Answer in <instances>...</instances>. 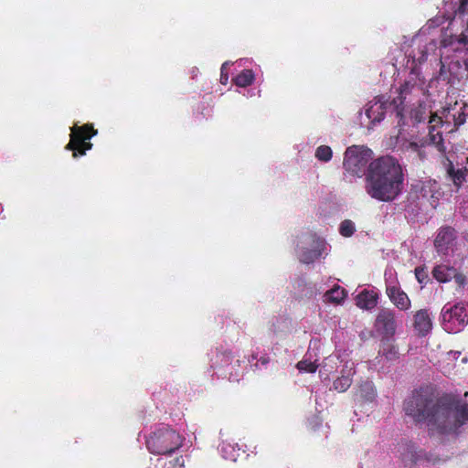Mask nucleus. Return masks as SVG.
I'll return each instance as SVG.
<instances>
[{"label": "nucleus", "mask_w": 468, "mask_h": 468, "mask_svg": "<svg viewBox=\"0 0 468 468\" xmlns=\"http://www.w3.org/2000/svg\"><path fill=\"white\" fill-rule=\"evenodd\" d=\"M356 374L353 363L346 364L340 372V376L334 381L333 388L337 392L346 391L353 383V377Z\"/></svg>", "instance_id": "14"}, {"label": "nucleus", "mask_w": 468, "mask_h": 468, "mask_svg": "<svg viewBox=\"0 0 468 468\" xmlns=\"http://www.w3.org/2000/svg\"><path fill=\"white\" fill-rule=\"evenodd\" d=\"M443 165L445 168L447 180L451 181L453 184V186L457 188V190L460 189L463 184L467 181L468 168L466 166L455 168L453 163L446 156L444 157L443 160Z\"/></svg>", "instance_id": "11"}, {"label": "nucleus", "mask_w": 468, "mask_h": 468, "mask_svg": "<svg viewBox=\"0 0 468 468\" xmlns=\"http://www.w3.org/2000/svg\"><path fill=\"white\" fill-rule=\"evenodd\" d=\"M441 68L438 75V79L441 81L446 82L447 84H454L456 80H460L463 77V72L459 70L460 61L459 60H452L448 66L440 60Z\"/></svg>", "instance_id": "13"}, {"label": "nucleus", "mask_w": 468, "mask_h": 468, "mask_svg": "<svg viewBox=\"0 0 468 468\" xmlns=\"http://www.w3.org/2000/svg\"><path fill=\"white\" fill-rule=\"evenodd\" d=\"M255 75L252 69H245L241 70L235 78L234 83L239 86L245 88L250 86L254 81Z\"/></svg>", "instance_id": "22"}, {"label": "nucleus", "mask_w": 468, "mask_h": 468, "mask_svg": "<svg viewBox=\"0 0 468 468\" xmlns=\"http://www.w3.org/2000/svg\"><path fill=\"white\" fill-rule=\"evenodd\" d=\"M389 98H386L384 95L378 96L373 101H369L366 109V115L371 123L376 124L380 122L387 112L394 114L392 106L389 105Z\"/></svg>", "instance_id": "8"}, {"label": "nucleus", "mask_w": 468, "mask_h": 468, "mask_svg": "<svg viewBox=\"0 0 468 468\" xmlns=\"http://www.w3.org/2000/svg\"><path fill=\"white\" fill-rule=\"evenodd\" d=\"M403 409L414 422H426L430 431L440 434L456 433L468 422L465 401L452 394L438 397L429 387L413 390Z\"/></svg>", "instance_id": "1"}, {"label": "nucleus", "mask_w": 468, "mask_h": 468, "mask_svg": "<svg viewBox=\"0 0 468 468\" xmlns=\"http://www.w3.org/2000/svg\"><path fill=\"white\" fill-rule=\"evenodd\" d=\"M333 155L332 149L327 145H320L315 151V157L323 162H328Z\"/></svg>", "instance_id": "25"}, {"label": "nucleus", "mask_w": 468, "mask_h": 468, "mask_svg": "<svg viewBox=\"0 0 468 468\" xmlns=\"http://www.w3.org/2000/svg\"><path fill=\"white\" fill-rule=\"evenodd\" d=\"M457 60L460 61L459 70L462 71L463 66L464 67L463 72L468 74V48L463 51V56L460 57Z\"/></svg>", "instance_id": "32"}, {"label": "nucleus", "mask_w": 468, "mask_h": 468, "mask_svg": "<svg viewBox=\"0 0 468 468\" xmlns=\"http://www.w3.org/2000/svg\"><path fill=\"white\" fill-rule=\"evenodd\" d=\"M468 14V0H460L458 8L455 10V16H458L462 20Z\"/></svg>", "instance_id": "31"}, {"label": "nucleus", "mask_w": 468, "mask_h": 468, "mask_svg": "<svg viewBox=\"0 0 468 468\" xmlns=\"http://www.w3.org/2000/svg\"><path fill=\"white\" fill-rule=\"evenodd\" d=\"M386 293L390 302L399 310L406 311L410 308L411 302L408 294L398 283H387Z\"/></svg>", "instance_id": "12"}, {"label": "nucleus", "mask_w": 468, "mask_h": 468, "mask_svg": "<svg viewBox=\"0 0 468 468\" xmlns=\"http://www.w3.org/2000/svg\"><path fill=\"white\" fill-rule=\"evenodd\" d=\"M296 367L300 371L314 373L317 369V365L315 363L308 361V360H302L297 363Z\"/></svg>", "instance_id": "27"}, {"label": "nucleus", "mask_w": 468, "mask_h": 468, "mask_svg": "<svg viewBox=\"0 0 468 468\" xmlns=\"http://www.w3.org/2000/svg\"><path fill=\"white\" fill-rule=\"evenodd\" d=\"M259 362L262 365H267L269 362H270V357L267 356H261L259 358Z\"/></svg>", "instance_id": "37"}, {"label": "nucleus", "mask_w": 468, "mask_h": 468, "mask_svg": "<svg viewBox=\"0 0 468 468\" xmlns=\"http://www.w3.org/2000/svg\"><path fill=\"white\" fill-rule=\"evenodd\" d=\"M415 277L420 284H426L429 281L427 268L425 266L415 268Z\"/></svg>", "instance_id": "28"}, {"label": "nucleus", "mask_w": 468, "mask_h": 468, "mask_svg": "<svg viewBox=\"0 0 468 468\" xmlns=\"http://www.w3.org/2000/svg\"><path fill=\"white\" fill-rule=\"evenodd\" d=\"M432 277L441 283H445L455 275V268L446 264H438L434 266L431 271Z\"/></svg>", "instance_id": "17"}, {"label": "nucleus", "mask_w": 468, "mask_h": 468, "mask_svg": "<svg viewBox=\"0 0 468 468\" xmlns=\"http://www.w3.org/2000/svg\"><path fill=\"white\" fill-rule=\"evenodd\" d=\"M442 323L450 331H459L468 324V306L464 303L444 305L441 310Z\"/></svg>", "instance_id": "7"}, {"label": "nucleus", "mask_w": 468, "mask_h": 468, "mask_svg": "<svg viewBox=\"0 0 468 468\" xmlns=\"http://www.w3.org/2000/svg\"><path fill=\"white\" fill-rule=\"evenodd\" d=\"M324 300L328 303L339 304L346 297V291L339 285L334 286L324 293Z\"/></svg>", "instance_id": "20"}, {"label": "nucleus", "mask_w": 468, "mask_h": 468, "mask_svg": "<svg viewBox=\"0 0 468 468\" xmlns=\"http://www.w3.org/2000/svg\"><path fill=\"white\" fill-rule=\"evenodd\" d=\"M339 232L343 237H351L355 232V225L350 219H345L340 224Z\"/></svg>", "instance_id": "26"}, {"label": "nucleus", "mask_w": 468, "mask_h": 468, "mask_svg": "<svg viewBox=\"0 0 468 468\" xmlns=\"http://www.w3.org/2000/svg\"><path fill=\"white\" fill-rule=\"evenodd\" d=\"M399 452L401 455V460L405 463V464L416 463L421 458V452H418L415 445L411 442H406L399 448Z\"/></svg>", "instance_id": "16"}, {"label": "nucleus", "mask_w": 468, "mask_h": 468, "mask_svg": "<svg viewBox=\"0 0 468 468\" xmlns=\"http://www.w3.org/2000/svg\"><path fill=\"white\" fill-rule=\"evenodd\" d=\"M357 395L365 401H373L377 395L374 384L368 380L362 382L358 387Z\"/></svg>", "instance_id": "21"}, {"label": "nucleus", "mask_w": 468, "mask_h": 468, "mask_svg": "<svg viewBox=\"0 0 468 468\" xmlns=\"http://www.w3.org/2000/svg\"><path fill=\"white\" fill-rule=\"evenodd\" d=\"M458 42L466 44V37H464L463 35L459 36Z\"/></svg>", "instance_id": "38"}, {"label": "nucleus", "mask_w": 468, "mask_h": 468, "mask_svg": "<svg viewBox=\"0 0 468 468\" xmlns=\"http://www.w3.org/2000/svg\"><path fill=\"white\" fill-rule=\"evenodd\" d=\"M456 237V230L452 227L444 226L440 228L434 239V247L438 253L446 255L449 249L453 245Z\"/></svg>", "instance_id": "10"}, {"label": "nucleus", "mask_w": 468, "mask_h": 468, "mask_svg": "<svg viewBox=\"0 0 468 468\" xmlns=\"http://www.w3.org/2000/svg\"><path fill=\"white\" fill-rule=\"evenodd\" d=\"M421 92V88L415 80H405L399 87L397 98L390 100L389 105L392 106L395 118L399 126L406 125V117L404 114L406 103L411 101L412 96H418Z\"/></svg>", "instance_id": "6"}, {"label": "nucleus", "mask_w": 468, "mask_h": 468, "mask_svg": "<svg viewBox=\"0 0 468 468\" xmlns=\"http://www.w3.org/2000/svg\"><path fill=\"white\" fill-rule=\"evenodd\" d=\"M157 463L164 468H182L184 466V459L182 456L176 457L169 461L165 458H160L157 460Z\"/></svg>", "instance_id": "24"}, {"label": "nucleus", "mask_w": 468, "mask_h": 468, "mask_svg": "<svg viewBox=\"0 0 468 468\" xmlns=\"http://www.w3.org/2000/svg\"><path fill=\"white\" fill-rule=\"evenodd\" d=\"M427 113L428 112L425 102H419L416 107L410 110V118L413 122V124H418L426 120Z\"/></svg>", "instance_id": "23"}, {"label": "nucleus", "mask_w": 468, "mask_h": 468, "mask_svg": "<svg viewBox=\"0 0 468 468\" xmlns=\"http://www.w3.org/2000/svg\"><path fill=\"white\" fill-rule=\"evenodd\" d=\"M414 328L420 335H426L431 329L432 322L427 310H420L414 315Z\"/></svg>", "instance_id": "15"}, {"label": "nucleus", "mask_w": 468, "mask_h": 468, "mask_svg": "<svg viewBox=\"0 0 468 468\" xmlns=\"http://www.w3.org/2000/svg\"><path fill=\"white\" fill-rule=\"evenodd\" d=\"M98 133L92 123H85L81 126L75 124L70 128L69 142L65 149L72 152L73 158H79L86 154L93 144L90 140Z\"/></svg>", "instance_id": "5"}, {"label": "nucleus", "mask_w": 468, "mask_h": 468, "mask_svg": "<svg viewBox=\"0 0 468 468\" xmlns=\"http://www.w3.org/2000/svg\"><path fill=\"white\" fill-rule=\"evenodd\" d=\"M452 279H454L456 284L459 287H463L466 284V277L463 273L459 272L457 269L455 268V275L452 276Z\"/></svg>", "instance_id": "33"}, {"label": "nucleus", "mask_w": 468, "mask_h": 468, "mask_svg": "<svg viewBox=\"0 0 468 468\" xmlns=\"http://www.w3.org/2000/svg\"><path fill=\"white\" fill-rule=\"evenodd\" d=\"M227 66H228V62H225L222 64L221 69H220V70H221L220 80H221V83H223V84H226L228 81V74L225 73Z\"/></svg>", "instance_id": "34"}, {"label": "nucleus", "mask_w": 468, "mask_h": 468, "mask_svg": "<svg viewBox=\"0 0 468 468\" xmlns=\"http://www.w3.org/2000/svg\"><path fill=\"white\" fill-rule=\"evenodd\" d=\"M378 304V294L373 291L364 290L356 296V305L361 309L370 310Z\"/></svg>", "instance_id": "18"}, {"label": "nucleus", "mask_w": 468, "mask_h": 468, "mask_svg": "<svg viewBox=\"0 0 468 468\" xmlns=\"http://www.w3.org/2000/svg\"><path fill=\"white\" fill-rule=\"evenodd\" d=\"M185 438L168 426L156 428L146 438V448L155 455H170L182 447Z\"/></svg>", "instance_id": "4"}, {"label": "nucleus", "mask_w": 468, "mask_h": 468, "mask_svg": "<svg viewBox=\"0 0 468 468\" xmlns=\"http://www.w3.org/2000/svg\"><path fill=\"white\" fill-rule=\"evenodd\" d=\"M373 152L363 145H352L347 147L344 154L343 178L352 183L353 178L366 177L369 171L370 163L373 161Z\"/></svg>", "instance_id": "3"}, {"label": "nucleus", "mask_w": 468, "mask_h": 468, "mask_svg": "<svg viewBox=\"0 0 468 468\" xmlns=\"http://www.w3.org/2000/svg\"><path fill=\"white\" fill-rule=\"evenodd\" d=\"M323 423V420L318 415H313L307 420V427L309 430L315 431H317Z\"/></svg>", "instance_id": "30"}, {"label": "nucleus", "mask_w": 468, "mask_h": 468, "mask_svg": "<svg viewBox=\"0 0 468 468\" xmlns=\"http://www.w3.org/2000/svg\"><path fill=\"white\" fill-rule=\"evenodd\" d=\"M406 148H407V150H411L412 152H420V146L416 142L409 143V144L407 145Z\"/></svg>", "instance_id": "36"}, {"label": "nucleus", "mask_w": 468, "mask_h": 468, "mask_svg": "<svg viewBox=\"0 0 468 468\" xmlns=\"http://www.w3.org/2000/svg\"><path fill=\"white\" fill-rule=\"evenodd\" d=\"M378 354L387 360L393 361L399 358V349L389 338H382Z\"/></svg>", "instance_id": "19"}, {"label": "nucleus", "mask_w": 468, "mask_h": 468, "mask_svg": "<svg viewBox=\"0 0 468 468\" xmlns=\"http://www.w3.org/2000/svg\"><path fill=\"white\" fill-rule=\"evenodd\" d=\"M403 186V168L397 158L384 155L370 163L365 178V190L370 197L390 202L402 193Z\"/></svg>", "instance_id": "2"}, {"label": "nucleus", "mask_w": 468, "mask_h": 468, "mask_svg": "<svg viewBox=\"0 0 468 468\" xmlns=\"http://www.w3.org/2000/svg\"><path fill=\"white\" fill-rule=\"evenodd\" d=\"M321 255V251L317 250H307L303 253L302 261L304 263H311L314 260L318 259Z\"/></svg>", "instance_id": "29"}, {"label": "nucleus", "mask_w": 468, "mask_h": 468, "mask_svg": "<svg viewBox=\"0 0 468 468\" xmlns=\"http://www.w3.org/2000/svg\"><path fill=\"white\" fill-rule=\"evenodd\" d=\"M436 117H437V115H436V114H432V115L431 116L430 122H432L435 120V118H436Z\"/></svg>", "instance_id": "39"}, {"label": "nucleus", "mask_w": 468, "mask_h": 468, "mask_svg": "<svg viewBox=\"0 0 468 468\" xmlns=\"http://www.w3.org/2000/svg\"><path fill=\"white\" fill-rule=\"evenodd\" d=\"M376 330L384 335L383 338H389L396 333L397 324L394 311L382 309L378 313L375 322Z\"/></svg>", "instance_id": "9"}, {"label": "nucleus", "mask_w": 468, "mask_h": 468, "mask_svg": "<svg viewBox=\"0 0 468 468\" xmlns=\"http://www.w3.org/2000/svg\"><path fill=\"white\" fill-rule=\"evenodd\" d=\"M432 142L435 144V136H431ZM436 146L440 152H445V146L441 135H440L439 142L436 143Z\"/></svg>", "instance_id": "35"}]
</instances>
